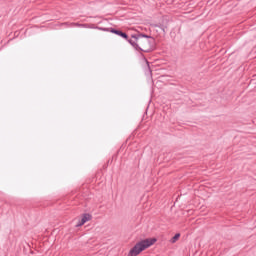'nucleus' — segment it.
Segmentation results:
<instances>
[{
	"instance_id": "obj_1",
	"label": "nucleus",
	"mask_w": 256,
	"mask_h": 256,
	"mask_svg": "<svg viewBox=\"0 0 256 256\" xmlns=\"http://www.w3.org/2000/svg\"><path fill=\"white\" fill-rule=\"evenodd\" d=\"M157 243V238H147L144 240H141L137 242L133 248L130 249L127 256H137L141 255L143 251L146 249H149V247H152V245H155Z\"/></svg>"
},
{
	"instance_id": "obj_2",
	"label": "nucleus",
	"mask_w": 256,
	"mask_h": 256,
	"mask_svg": "<svg viewBox=\"0 0 256 256\" xmlns=\"http://www.w3.org/2000/svg\"><path fill=\"white\" fill-rule=\"evenodd\" d=\"M153 39L149 36L133 37L129 40L130 45L135 49H141V51H151V43Z\"/></svg>"
},
{
	"instance_id": "obj_3",
	"label": "nucleus",
	"mask_w": 256,
	"mask_h": 256,
	"mask_svg": "<svg viewBox=\"0 0 256 256\" xmlns=\"http://www.w3.org/2000/svg\"><path fill=\"white\" fill-rule=\"evenodd\" d=\"M93 219V216L91 214H83L81 216V220L76 225L77 227H82L84 223H87Z\"/></svg>"
},
{
	"instance_id": "obj_4",
	"label": "nucleus",
	"mask_w": 256,
	"mask_h": 256,
	"mask_svg": "<svg viewBox=\"0 0 256 256\" xmlns=\"http://www.w3.org/2000/svg\"><path fill=\"white\" fill-rule=\"evenodd\" d=\"M110 33H114V35H119V37H122L123 39H129V36H127V34H125L124 32H121L119 30H115V29H110Z\"/></svg>"
},
{
	"instance_id": "obj_5",
	"label": "nucleus",
	"mask_w": 256,
	"mask_h": 256,
	"mask_svg": "<svg viewBox=\"0 0 256 256\" xmlns=\"http://www.w3.org/2000/svg\"><path fill=\"white\" fill-rule=\"evenodd\" d=\"M180 237H181V234L179 233L175 234V236L170 240V243H177Z\"/></svg>"
}]
</instances>
